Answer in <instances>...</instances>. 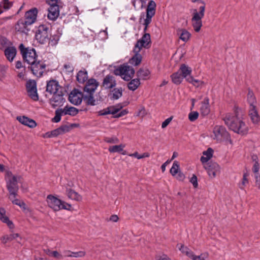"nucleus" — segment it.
<instances>
[{
    "instance_id": "72a5a7b5",
    "label": "nucleus",
    "mask_w": 260,
    "mask_h": 260,
    "mask_svg": "<svg viewBox=\"0 0 260 260\" xmlns=\"http://www.w3.org/2000/svg\"><path fill=\"white\" fill-rule=\"evenodd\" d=\"M112 91H114V93L112 94V95L111 97V99L118 100L122 95L123 90L122 87L115 88L113 90H112Z\"/></svg>"
},
{
    "instance_id": "6ab92c4d",
    "label": "nucleus",
    "mask_w": 260,
    "mask_h": 260,
    "mask_svg": "<svg viewBox=\"0 0 260 260\" xmlns=\"http://www.w3.org/2000/svg\"><path fill=\"white\" fill-rule=\"evenodd\" d=\"M17 54L16 48L14 47H7L5 49V55L7 59L12 62Z\"/></svg>"
},
{
    "instance_id": "aec40b11",
    "label": "nucleus",
    "mask_w": 260,
    "mask_h": 260,
    "mask_svg": "<svg viewBox=\"0 0 260 260\" xmlns=\"http://www.w3.org/2000/svg\"><path fill=\"white\" fill-rule=\"evenodd\" d=\"M178 71L180 72V73L182 77L187 81L188 77L191 76L192 70L190 67H188L185 64L183 63L180 65Z\"/></svg>"
},
{
    "instance_id": "2f4dec72",
    "label": "nucleus",
    "mask_w": 260,
    "mask_h": 260,
    "mask_svg": "<svg viewBox=\"0 0 260 260\" xmlns=\"http://www.w3.org/2000/svg\"><path fill=\"white\" fill-rule=\"evenodd\" d=\"M156 5L154 1L151 0L148 3L146 8V13L155 15Z\"/></svg>"
},
{
    "instance_id": "f257e3e1",
    "label": "nucleus",
    "mask_w": 260,
    "mask_h": 260,
    "mask_svg": "<svg viewBox=\"0 0 260 260\" xmlns=\"http://www.w3.org/2000/svg\"><path fill=\"white\" fill-rule=\"evenodd\" d=\"M38 10L37 8H33L25 13L24 18L19 19L15 25V30L20 34L29 35L30 28L29 26L34 23L37 18Z\"/></svg>"
},
{
    "instance_id": "9d476101",
    "label": "nucleus",
    "mask_w": 260,
    "mask_h": 260,
    "mask_svg": "<svg viewBox=\"0 0 260 260\" xmlns=\"http://www.w3.org/2000/svg\"><path fill=\"white\" fill-rule=\"evenodd\" d=\"M46 3L50 5V7L48 8V18L54 21L59 15L58 3L51 2L50 1H48V2Z\"/></svg>"
},
{
    "instance_id": "680f3d73",
    "label": "nucleus",
    "mask_w": 260,
    "mask_h": 260,
    "mask_svg": "<svg viewBox=\"0 0 260 260\" xmlns=\"http://www.w3.org/2000/svg\"><path fill=\"white\" fill-rule=\"evenodd\" d=\"M128 113V111L127 109H124L121 111L119 113H118L117 114L113 116V117L115 118H118L127 114Z\"/></svg>"
},
{
    "instance_id": "4d7b16f0",
    "label": "nucleus",
    "mask_w": 260,
    "mask_h": 260,
    "mask_svg": "<svg viewBox=\"0 0 260 260\" xmlns=\"http://www.w3.org/2000/svg\"><path fill=\"white\" fill-rule=\"evenodd\" d=\"M190 182L192 184L194 188H197L198 186V178L196 175L193 174L190 179Z\"/></svg>"
},
{
    "instance_id": "6e6d98bb",
    "label": "nucleus",
    "mask_w": 260,
    "mask_h": 260,
    "mask_svg": "<svg viewBox=\"0 0 260 260\" xmlns=\"http://www.w3.org/2000/svg\"><path fill=\"white\" fill-rule=\"evenodd\" d=\"M4 2V9L6 10L10 9L13 4L12 2H10L9 0H3Z\"/></svg>"
},
{
    "instance_id": "ea45409f",
    "label": "nucleus",
    "mask_w": 260,
    "mask_h": 260,
    "mask_svg": "<svg viewBox=\"0 0 260 260\" xmlns=\"http://www.w3.org/2000/svg\"><path fill=\"white\" fill-rule=\"evenodd\" d=\"M59 40V36L57 34L50 35L49 38L48 42L50 43L51 45L54 46L57 44L58 41Z\"/></svg>"
},
{
    "instance_id": "c03bdc74",
    "label": "nucleus",
    "mask_w": 260,
    "mask_h": 260,
    "mask_svg": "<svg viewBox=\"0 0 260 260\" xmlns=\"http://www.w3.org/2000/svg\"><path fill=\"white\" fill-rule=\"evenodd\" d=\"M7 67L4 65L0 64V81H2L6 76Z\"/></svg>"
},
{
    "instance_id": "f8f14e48",
    "label": "nucleus",
    "mask_w": 260,
    "mask_h": 260,
    "mask_svg": "<svg viewBox=\"0 0 260 260\" xmlns=\"http://www.w3.org/2000/svg\"><path fill=\"white\" fill-rule=\"evenodd\" d=\"M48 206L54 211H58L60 210L62 200L58 199L52 194H49L46 199Z\"/></svg>"
},
{
    "instance_id": "1a4fd4ad",
    "label": "nucleus",
    "mask_w": 260,
    "mask_h": 260,
    "mask_svg": "<svg viewBox=\"0 0 260 260\" xmlns=\"http://www.w3.org/2000/svg\"><path fill=\"white\" fill-rule=\"evenodd\" d=\"M26 89L29 97L35 101L39 100L37 93V83L34 80H28L26 83Z\"/></svg>"
},
{
    "instance_id": "a19ab883",
    "label": "nucleus",
    "mask_w": 260,
    "mask_h": 260,
    "mask_svg": "<svg viewBox=\"0 0 260 260\" xmlns=\"http://www.w3.org/2000/svg\"><path fill=\"white\" fill-rule=\"evenodd\" d=\"M11 43L5 37H0V49H3L4 48L8 47Z\"/></svg>"
},
{
    "instance_id": "9b49d317",
    "label": "nucleus",
    "mask_w": 260,
    "mask_h": 260,
    "mask_svg": "<svg viewBox=\"0 0 260 260\" xmlns=\"http://www.w3.org/2000/svg\"><path fill=\"white\" fill-rule=\"evenodd\" d=\"M151 44L150 35L149 33H144L142 37L137 41L134 47L139 48L140 50L144 47L148 49L150 47Z\"/></svg>"
},
{
    "instance_id": "052dcab7",
    "label": "nucleus",
    "mask_w": 260,
    "mask_h": 260,
    "mask_svg": "<svg viewBox=\"0 0 260 260\" xmlns=\"http://www.w3.org/2000/svg\"><path fill=\"white\" fill-rule=\"evenodd\" d=\"M128 113V111L127 109H124L121 111L119 113H118L117 114L113 116V117L115 118H118L127 114Z\"/></svg>"
},
{
    "instance_id": "20e7f679",
    "label": "nucleus",
    "mask_w": 260,
    "mask_h": 260,
    "mask_svg": "<svg viewBox=\"0 0 260 260\" xmlns=\"http://www.w3.org/2000/svg\"><path fill=\"white\" fill-rule=\"evenodd\" d=\"M78 112L79 110L76 108L67 105L63 109L59 108L55 110V116L52 119L51 121L55 123L59 122L61 120L62 115H69L75 116Z\"/></svg>"
},
{
    "instance_id": "37998d69",
    "label": "nucleus",
    "mask_w": 260,
    "mask_h": 260,
    "mask_svg": "<svg viewBox=\"0 0 260 260\" xmlns=\"http://www.w3.org/2000/svg\"><path fill=\"white\" fill-rule=\"evenodd\" d=\"M186 81L192 84L194 86L197 87H199V83H201V84L203 83V82L194 79L192 76H189Z\"/></svg>"
},
{
    "instance_id": "bb28decb",
    "label": "nucleus",
    "mask_w": 260,
    "mask_h": 260,
    "mask_svg": "<svg viewBox=\"0 0 260 260\" xmlns=\"http://www.w3.org/2000/svg\"><path fill=\"white\" fill-rule=\"evenodd\" d=\"M88 75L87 72L84 69L83 71H79L76 76L77 81L79 83H84L87 80Z\"/></svg>"
},
{
    "instance_id": "a211bd4d",
    "label": "nucleus",
    "mask_w": 260,
    "mask_h": 260,
    "mask_svg": "<svg viewBox=\"0 0 260 260\" xmlns=\"http://www.w3.org/2000/svg\"><path fill=\"white\" fill-rule=\"evenodd\" d=\"M17 120H18L21 124L30 128H34L37 126V123L34 120L29 118L25 116H18L17 117Z\"/></svg>"
},
{
    "instance_id": "0eeeda50",
    "label": "nucleus",
    "mask_w": 260,
    "mask_h": 260,
    "mask_svg": "<svg viewBox=\"0 0 260 260\" xmlns=\"http://www.w3.org/2000/svg\"><path fill=\"white\" fill-rule=\"evenodd\" d=\"M213 133L217 140L228 141L232 144L231 136L224 126L216 125L214 128Z\"/></svg>"
},
{
    "instance_id": "58836bf2",
    "label": "nucleus",
    "mask_w": 260,
    "mask_h": 260,
    "mask_svg": "<svg viewBox=\"0 0 260 260\" xmlns=\"http://www.w3.org/2000/svg\"><path fill=\"white\" fill-rule=\"evenodd\" d=\"M124 146L120 144L119 145H114L112 146H110L109 148V151L110 152H121L123 151V149Z\"/></svg>"
},
{
    "instance_id": "39448f33",
    "label": "nucleus",
    "mask_w": 260,
    "mask_h": 260,
    "mask_svg": "<svg viewBox=\"0 0 260 260\" xmlns=\"http://www.w3.org/2000/svg\"><path fill=\"white\" fill-rule=\"evenodd\" d=\"M205 4L201 6L199 8V11L197 9L193 10V16L191 18L192 26L196 32H199L202 26V18L204 16Z\"/></svg>"
},
{
    "instance_id": "6e6552de",
    "label": "nucleus",
    "mask_w": 260,
    "mask_h": 260,
    "mask_svg": "<svg viewBox=\"0 0 260 260\" xmlns=\"http://www.w3.org/2000/svg\"><path fill=\"white\" fill-rule=\"evenodd\" d=\"M21 176H13L12 178L7 181V188L10 196L16 198L18 196L17 192L19 190L18 183L20 180Z\"/></svg>"
},
{
    "instance_id": "5701e85b",
    "label": "nucleus",
    "mask_w": 260,
    "mask_h": 260,
    "mask_svg": "<svg viewBox=\"0 0 260 260\" xmlns=\"http://www.w3.org/2000/svg\"><path fill=\"white\" fill-rule=\"evenodd\" d=\"M60 87L58 82L54 79L50 80L47 82L46 86V91L50 93H53L55 89Z\"/></svg>"
},
{
    "instance_id": "cd10ccee",
    "label": "nucleus",
    "mask_w": 260,
    "mask_h": 260,
    "mask_svg": "<svg viewBox=\"0 0 260 260\" xmlns=\"http://www.w3.org/2000/svg\"><path fill=\"white\" fill-rule=\"evenodd\" d=\"M170 77L172 82L176 85L180 84L184 78L178 71L173 73Z\"/></svg>"
},
{
    "instance_id": "de8ad7c7",
    "label": "nucleus",
    "mask_w": 260,
    "mask_h": 260,
    "mask_svg": "<svg viewBox=\"0 0 260 260\" xmlns=\"http://www.w3.org/2000/svg\"><path fill=\"white\" fill-rule=\"evenodd\" d=\"M199 117V113L197 111L191 112L188 115V119L190 121H194Z\"/></svg>"
},
{
    "instance_id": "864d4df0",
    "label": "nucleus",
    "mask_w": 260,
    "mask_h": 260,
    "mask_svg": "<svg viewBox=\"0 0 260 260\" xmlns=\"http://www.w3.org/2000/svg\"><path fill=\"white\" fill-rule=\"evenodd\" d=\"M67 92V90L60 85V87H58V88L57 87L56 89H55V90L54 91V92L58 94H61L62 96H63L64 93Z\"/></svg>"
},
{
    "instance_id": "f3484780",
    "label": "nucleus",
    "mask_w": 260,
    "mask_h": 260,
    "mask_svg": "<svg viewBox=\"0 0 260 260\" xmlns=\"http://www.w3.org/2000/svg\"><path fill=\"white\" fill-rule=\"evenodd\" d=\"M140 51L141 50L140 48H134L133 52L135 53V54L132 58L129 59L128 62L130 64L134 66H138L141 63L142 59V56L141 54L139 53Z\"/></svg>"
},
{
    "instance_id": "09e8293b",
    "label": "nucleus",
    "mask_w": 260,
    "mask_h": 260,
    "mask_svg": "<svg viewBox=\"0 0 260 260\" xmlns=\"http://www.w3.org/2000/svg\"><path fill=\"white\" fill-rule=\"evenodd\" d=\"M83 99V98L77 97V98L73 99H69V101L71 103L76 106L79 105L81 104L82 100Z\"/></svg>"
},
{
    "instance_id": "4be33fe9",
    "label": "nucleus",
    "mask_w": 260,
    "mask_h": 260,
    "mask_svg": "<svg viewBox=\"0 0 260 260\" xmlns=\"http://www.w3.org/2000/svg\"><path fill=\"white\" fill-rule=\"evenodd\" d=\"M118 112V109H116L115 106L114 105L109 106L106 109L99 111L98 115L99 116H104L108 114H112L113 116H114L115 115L117 114Z\"/></svg>"
},
{
    "instance_id": "412c9836",
    "label": "nucleus",
    "mask_w": 260,
    "mask_h": 260,
    "mask_svg": "<svg viewBox=\"0 0 260 260\" xmlns=\"http://www.w3.org/2000/svg\"><path fill=\"white\" fill-rule=\"evenodd\" d=\"M37 56L36 50L32 48L29 50V53H28L27 58H26V60H23V61L27 62L30 65H33L35 62L37 60Z\"/></svg>"
},
{
    "instance_id": "79ce46f5",
    "label": "nucleus",
    "mask_w": 260,
    "mask_h": 260,
    "mask_svg": "<svg viewBox=\"0 0 260 260\" xmlns=\"http://www.w3.org/2000/svg\"><path fill=\"white\" fill-rule=\"evenodd\" d=\"M201 114L203 116H206L210 113V108L208 105H202L200 108Z\"/></svg>"
},
{
    "instance_id": "e2e57ef3",
    "label": "nucleus",
    "mask_w": 260,
    "mask_h": 260,
    "mask_svg": "<svg viewBox=\"0 0 260 260\" xmlns=\"http://www.w3.org/2000/svg\"><path fill=\"white\" fill-rule=\"evenodd\" d=\"M51 256L55 257L57 259H61L63 258V256L57 251H53L52 252H51Z\"/></svg>"
},
{
    "instance_id": "e433bc0d",
    "label": "nucleus",
    "mask_w": 260,
    "mask_h": 260,
    "mask_svg": "<svg viewBox=\"0 0 260 260\" xmlns=\"http://www.w3.org/2000/svg\"><path fill=\"white\" fill-rule=\"evenodd\" d=\"M179 249L182 253L185 254L188 257L191 258V256H193V252L187 247L185 246L183 244H181L180 247H179Z\"/></svg>"
},
{
    "instance_id": "423d86ee",
    "label": "nucleus",
    "mask_w": 260,
    "mask_h": 260,
    "mask_svg": "<svg viewBox=\"0 0 260 260\" xmlns=\"http://www.w3.org/2000/svg\"><path fill=\"white\" fill-rule=\"evenodd\" d=\"M49 27L44 24L40 25L35 33V38L41 44H44L49 41Z\"/></svg>"
},
{
    "instance_id": "0e129e2a",
    "label": "nucleus",
    "mask_w": 260,
    "mask_h": 260,
    "mask_svg": "<svg viewBox=\"0 0 260 260\" xmlns=\"http://www.w3.org/2000/svg\"><path fill=\"white\" fill-rule=\"evenodd\" d=\"M9 199L12 201V203L13 204L18 205V206H21V203L22 201H20V200L18 199H15V198H14L13 196H10L9 197Z\"/></svg>"
},
{
    "instance_id": "a18cd8bd",
    "label": "nucleus",
    "mask_w": 260,
    "mask_h": 260,
    "mask_svg": "<svg viewBox=\"0 0 260 260\" xmlns=\"http://www.w3.org/2000/svg\"><path fill=\"white\" fill-rule=\"evenodd\" d=\"M59 135H62L69 132V128L67 125H61L57 128Z\"/></svg>"
},
{
    "instance_id": "13d9d810",
    "label": "nucleus",
    "mask_w": 260,
    "mask_h": 260,
    "mask_svg": "<svg viewBox=\"0 0 260 260\" xmlns=\"http://www.w3.org/2000/svg\"><path fill=\"white\" fill-rule=\"evenodd\" d=\"M105 141L108 143H117L119 142L118 139L116 137L106 138Z\"/></svg>"
},
{
    "instance_id": "774afa93",
    "label": "nucleus",
    "mask_w": 260,
    "mask_h": 260,
    "mask_svg": "<svg viewBox=\"0 0 260 260\" xmlns=\"http://www.w3.org/2000/svg\"><path fill=\"white\" fill-rule=\"evenodd\" d=\"M173 119V116H171L168 118H167V119H166L162 123V124H161V127L162 128H164L165 127H166L170 123V122L171 121V120H172Z\"/></svg>"
},
{
    "instance_id": "3c124183",
    "label": "nucleus",
    "mask_w": 260,
    "mask_h": 260,
    "mask_svg": "<svg viewBox=\"0 0 260 260\" xmlns=\"http://www.w3.org/2000/svg\"><path fill=\"white\" fill-rule=\"evenodd\" d=\"M242 112V110L238 107L235 106L234 108V115H232V117H235L237 118H241L240 117V113Z\"/></svg>"
},
{
    "instance_id": "f704fd0d",
    "label": "nucleus",
    "mask_w": 260,
    "mask_h": 260,
    "mask_svg": "<svg viewBox=\"0 0 260 260\" xmlns=\"http://www.w3.org/2000/svg\"><path fill=\"white\" fill-rule=\"evenodd\" d=\"M180 170V165L178 161L175 160L174 161L173 166L170 169V173L173 176H175Z\"/></svg>"
},
{
    "instance_id": "7c9ffc66",
    "label": "nucleus",
    "mask_w": 260,
    "mask_h": 260,
    "mask_svg": "<svg viewBox=\"0 0 260 260\" xmlns=\"http://www.w3.org/2000/svg\"><path fill=\"white\" fill-rule=\"evenodd\" d=\"M128 67L126 66L125 64L120 65L118 68L116 69L114 71V74L116 76H122L126 73Z\"/></svg>"
},
{
    "instance_id": "49530a36",
    "label": "nucleus",
    "mask_w": 260,
    "mask_h": 260,
    "mask_svg": "<svg viewBox=\"0 0 260 260\" xmlns=\"http://www.w3.org/2000/svg\"><path fill=\"white\" fill-rule=\"evenodd\" d=\"M64 209L68 211H72L73 208L70 204H69L62 200L61 205H60V210Z\"/></svg>"
},
{
    "instance_id": "2eb2a0df",
    "label": "nucleus",
    "mask_w": 260,
    "mask_h": 260,
    "mask_svg": "<svg viewBox=\"0 0 260 260\" xmlns=\"http://www.w3.org/2000/svg\"><path fill=\"white\" fill-rule=\"evenodd\" d=\"M99 85V83L95 79L90 78L87 80L83 91L86 92L94 93Z\"/></svg>"
},
{
    "instance_id": "603ef678",
    "label": "nucleus",
    "mask_w": 260,
    "mask_h": 260,
    "mask_svg": "<svg viewBox=\"0 0 260 260\" xmlns=\"http://www.w3.org/2000/svg\"><path fill=\"white\" fill-rule=\"evenodd\" d=\"M1 240L2 243L6 244L8 241H12L13 240V237L12 236L11 234L9 235H6L2 237Z\"/></svg>"
},
{
    "instance_id": "c85d7f7f",
    "label": "nucleus",
    "mask_w": 260,
    "mask_h": 260,
    "mask_svg": "<svg viewBox=\"0 0 260 260\" xmlns=\"http://www.w3.org/2000/svg\"><path fill=\"white\" fill-rule=\"evenodd\" d=\"M141 83L140 79L137 78L134 79H131L130 82L127 84V87L128 89L133 91L136 90L140 86Z\"/></svg>"
},
{
    "instance_id": "7ed1b4c3",
    "label": "nucleus",
    "mask_w": 260,
    "mask_h": 260,
    "mask_svg": "<svg viewBox=\"0 0 260 260\" xmlns=\"http://www.w3.org/2000/svg\"><path fill=\"white\" fill-rule=\"evenodd\" d=\"M247 102L249 104L248 114L250 119L253 123L257 124L260 121V116L255 105L256 103V98L253 92L250 89L247 94Z\"/></svg>"
},
{
    "instance_id": "473e14b6",
    "label": "nucleus",
    "mask_w": 260,
    "mask_h": 260,
    "mask_svg": "<svg viewBox=\"0 0 260 260\" xmlns=\"http://www.w3.org/2000/svg\"><path fill=\"white\" fill-rule=\"evenodd\" d=\"M20 53L22 55L23 60H26V58H27L28 53H29V50L27 47H25L23 43H21L18 47Z\"/></svg>"
},
{
    "instance_id": "c9c22d12",
    "label": "nucleus",
    "mask_w": 260,
    "mask_h": 260,
    "mask_svg": "<svg viewBox=\"0 0 260 260\" xmlns=\"http://www.w3.org/2000/svg\"><path fill=\"white\" fill-rule=\"evenodd\" d=\"M150 74V71L148 70H144L142 68H140L137 72V76L139 77H141L143 79H146V78L148 77Z\"/></svg>"
},
{
    "instance_id": "4c0bfd02",
    "label": "nucleus",
    "mask_w": 260,
    "mask_h": 260,
    "mask_svg": "<svg viewBox=\"0 0 260 260\" xmlns=\"http://www.w3.org/2000/svg\"><path fill=\"white\" fill-rule=\"evenodd\" d=\"M248 175L249 174L247 172H245L243 174L242 182L239 184V187L241 189H244V186L248 184L249 181L247 179Z\"/></svg>"
},
{
    "instance_id": "4468645a",
    "label": "nucleus",
    "mask_w": 260,
    "mask_h": 260,
    "mask_svg": "<svg viewBox=\"0 0 260 260\" xmlns=\"http://www.w3.org/2000/svg\"><path fill=\"white\" fill-rule=\"evenodd\" d=\"M49 101L51 107L55 109L57 106H62L66 102V99L61 94H58L54 92L53 96L49 99Z\"/></svg>"
},
{
    "instance_id": "a878e982",
    "label": "nucleus",
    "mask_w": 260,
    "mask_h": 260,
    "mask_svg": "<svg viewBox=\"0 0 260 260\" xmlns=\"http://www.w3.org/2000/svg\"><path fill=\"white\" fill-rule=\"evenodd\" d=\"M66 193L69 199L76 201H80L82 199V197L74 190L67 188Z\"/></svg>"
},
{
    "instance_id": "5fc2aeb1",
    "label": "nucleus",
    "mask_w": 260,
    "mask_h": 260,
    "mask_svg": "<svg viewBox=\"0 0 260 260\" xmlns=\"http://www.w3.org/2000/svg\"><path fill=\"white\" fill-rule=\"evenodd\" d=\"M213 152L214 151L212 148H208L206 151L203 152V154L211 158L213 156Z\"/></svg>"
},
{
    "instance_id": "8fccbe9b",
    "label": "nucleus",
    "mask_w": 260,
    "mask_h": 260,
    "mask_svg": "<svg viewBox=\"0 0 260 260\" xmlns=\"http://www.w3.org/2000/svg\"><path fill=\"white\" fill-rule=\"evenodd\" d=\"M154 15L151 14L149 13H146V18L144 20V22L143 23L144 25H146V27H148L149 24L151 22V19L153 16H154Z\"/></svg>"
},
{
    "instance_id": "393cba45",
    "label": "nucleus",
    "mask_w": 260,
    "mask_h": 260,
    "mask_svg": "<svg viewBox=\"0 0 260 260\" xmlns=\"http://www.w3.org/2000/svg\"><path fill=\"white\" fill-rule=\"evenodd\" d=\"M41 61L40 60H37L35 62L34 64L30 65V66L28 67V69L30 70L32 73L35 75L37 76L39 71L40 70V63ZM44 72L40 71L39 72V77H41L43 75Z\"/></svg>"
},
{
    "instance_id": "b1692460",
    "label": "nucleus",
    "mask_w": 260,
    "mask_h": 260,
    "mask_svg": "<svg viewBox=\"0 0 260 260\" xmlns=\"http://www.w3.org/2000/svg\"><path fill=\"white\" fill-rule=\"evenodd\" d=\"M177 33L179 35V39L184 42H187L191 37V34L185 29H178Z\"/></svg>"
},
{
    "instance_id": "ddd939ff",
    "label": "nucleus",
    "mask_w": 260,
    "mask_h": 260,
    "mask_svg": "<svg viewBox=\"0 0 260 260\" xmlns=\"http://www.w3.org/2000/svg\"><path fill=\"white\" fill-rule=\"evenodd\" d=\"M205 169L207 170L208 175L211 178L215 177L216 173L220 171V166L216 162L210 161L204 166Z\"/></svg>"
},
{
    "instance_id": "bf43d9fd",
    "label": "nucleus",
    "mask_w": 260,
    "mask_h": 260,
    "mask_svg": "<svg viewBox=\"0 0 260 260\" xmlns=\"http://www.w3.org/2000/svg\"><path fill=\"white\" fill-rule=\"evenodd\" d=\"M85 252L84 251H80L78 252H72V254L71 255V257H83L85 256Z\"/></svg>"
},
{
    "instance_id": "f03ea898",
    "label": "nucleus",
    "mask_w": 260,
    "mask_h": 260,
    "mask_svg": "<svg viewBox=\"0 0 260 260\" xmlns=\"http://www.w3.org/2000/svg\"><path fill=\"white\" fill-rule=\"evenodd\" d=\"M225 124L229 129L240 135L244 136L247 134L248 128L242 118L232 117V115L228 114L223 119Z\"/></svg>"
},
{
    "instance_id": "dca6fc26",
    "label": "nucleus",
    "mask_w": 260,
    "mask_h": 260,
    "mask_svg": "<svg viewBox=\"0 0 260 260\" xmlns=\"http://www.w3.org/2000/svg\"><path fill=\"white\" fill-rule=\"evenodd\" d=\"M116 84L115 77L111 75H108L104 78L102 86L106 89H109L115 87Z\"/></svg>"
},
{
    "instance_id": "69168bd1",
    "label": "nucleus",
    "mask_w": 260,
    "mask_h": 260,
    "mask_svg": "<svg viewBox=\"0 0 260 260\" xmlns=\"http://www.w3.org/2000/svg\"><path fill=\"white\" fill-rule=\"evenodd\" d=\"M78 89L76 88H74L69 94V99H73L74 98H76L78 95Z\"/></svg>"
},
{
    "instance_id": "338daca9",
    "label": "nucleus",
    "mask_w": 260,
    "mask_h": 260,
    "mask_svg": "<svg viewBox=\"0 0 260 260\" xmlns=\"http://www.w3.org/2000/svg\"><path fill=\"white\" fill-rule=\"evenodd\" d=\"M176 179L180 181H183L185 178V175L179 170L177 175H176Z\"/></svg>"
},
{
    "instance_id": "c756f323",
    "label": "nucleus",
    "mask_w": 260,
    "mask_h": 260,
    "mask_svg": "<svg viewBox=\"0 0 260 260\" xmlns=\"http://www.w3.org/2000/svg\"><path fill=\"white\" fill-rule=\"evenodd\" d=\"M89 95H85L83 96V100L85 101L86 105L95 106V100L94 99L93 93L91 92H87Z\"/></svg>"
}]
</instances>
